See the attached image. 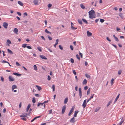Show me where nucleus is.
<instances>
[{
  "label": "nucleus",
  "instance_id": "b1692460",
  "mask_svg": "<svg viewBox=\"0 0 125 125\" xmlns=\"http://www.w3.org/2000/svg\"><path fill=\"white\" fill-rule=\"evenodd\" d=\"M120 95V94H119L117 96V97L115 99V102L117 101V100L119 98V97Z\"/></svg>",
  "mask_w": 125,
  "mask_h": 125
},
{
  "label": "nucleus",
  "instance_id": "e433bc0d",
  "mask_svg": "<svg viewBox=\"0 0 125 125\" xmlns=\"http://www.w3.org/2000/svg\"><path fill=\"white\" fill-rule=\"evenodd\" d=\"M80 6L83 9H84L85 8V7L82 4H80Z\"/></svg>",
  "mask_w": 125,
  "mask_h": 125
},
{
  "label": "nucleus",
  "instance_id": "cd10ccee",
  "mask_svg": "<svg viewBox=\"0 0 125 125\" xmlns=\"http://www.w3.org/2000/svg\"><path fill=\"white\" fill-rule=\"evenodd\" d=\"M82 20L86 24H87L88 22L87 21H86V20L84 19H82Z\"/></svg>",
  "mask_w": 125,
  "mask_h": 125
},
{
  "label": "nucleus",
  "instance_id": "ddd939ff",
  "mask_svg": "<svg viewBox=\"0 0 125 125\" xmlns=\"http://www.w3.org/2000/svg\"><path fill=\"white\" fill-rule=\"evenodd\" d=\"M87 36L89 37L92 35V33L89 31H88L87 32Z\"/></svg>",
  "mask_w": 125,
  "mask_h": 125
},
{
  "label": "nucleus",
  "instance_id": "37998d69",
  "mask_svg": "<svg viewBox=\"0 0 125 125\" xmlns=\"http://www.w3.org/2000/svg\"><path fill=\"white\" fill-rule=\"evenodd\" d=\"M122 71L121 70H119L118 71V74L119 75L120 74L122 73Z\"/></svg>",
  "mask_w": 125,
  "mask_h": 125
},
{
  "label": "nucleus",
  "instance_id": "412c9836",
  "mask_svg": "<svg viewBox=\"0 0 125 125\" xmlns=\"http://www.w3.org/2000/svg\"><path fill=\"white\" fill-rule=\"evenodd\" d=\"M71 28L72 29H73V30H75V29H77V28H75V27H73V26L72 25L73 24L72 22H71Z\"/></svg>",
  "mask_w": 125,
  "mask_h": 125
},
{
  "label": "nucleus",
  "instance_id": "393cba45",
  "mask_svg": "<svg viewBox=\"0 0 125 125\" xmlns=\"http://www.w3.org/2000/svg\"><path fill=\"white\" fill-rule=\"evenodd\" d=\"M45 32L46 33H48V34H51V32L48 31L47 29H46L45 30Z\"/></svg>",
  "mask_w": 125,
  "mask_h": 125
},
{
  "label": "nucleus",
  "instance_id": "4468645a",
  "mask_svg": "<svg viewBox=\"0 0 125 125\" xmlns=\"http://www.w3.org/2000/svg\"><path fill=\"white\" fill-rule=\"evenodd\" d=\"M17 87V86L15 85H13L12 86V90L13 91L14 89H16Z\"/></svg>",
  "mask_w": 125,
  "mask_h": 125
},
{
  "label": "nucleus",
  "instance_id": "2f4dec72",
  "mask_svg": "<svg viewBox=\"0 0 125 125\" xmlns=\"http://www.w3.org/2000/svg\"><path fill=\"white\" fill-rule=\"evenodd\" d=\"M33 67L34 68V70L36 71L37 70V69L36 65H34L33 66Z\"/></svg>",
  "mask_w": 125,
  "mask_h": 125
},
{
  "label": "nucleus",
  "instance_id": "8fccbe9b",
  "mask_svg": "<svg viewBox=\"0 0 125 125\" xmlns=\"http://www.w3.org/2000/svg\"><path fill=\"white\" fill-rule=\"evenodd\" d=\"M16 65L18 66H20L21 65L17 62H16Z\"/></svg>",
  "mask_w": 125,
  "mask_h": 125
},
{
  "label": "nucleus",
  "instance_id": "39448f33",
  "mask_svg": "<svg viewBox=\"0 0 125 125\" xmlns=\"http://www.w3.org/2000/svg\"><path fill=\"white\" fill-rule=\"evenodd\" d=\"M8 25V24L6 22H4L3 23V26L4 28L5 29L7 28Z\"/></svg>",
  "mask_w": 125,
  "mask_h": 125
},
{
  "label": "nucleus",
  "instance_id": "5fc2aeb1",
  "mask_svg": "<svg viewBox=\"0 0 125 125\" xmlns=\"http://www.w3.org/2000/svg\"><path fill=\"white\" fill-rule=\"evenodd\" d=\"M22 118H21V119L24 121H26V118L25 117H22Z\"/></svg>",
  "mask_w": 125,
  "mask_h": 125
},
{
  "label": "nucleus",
  "instance_id": "6e6552de",
  "mask_svg": "<svg viewBox=\"0 0 125 125\" xmlns=\"http://www.w3.org/2000/svg\"><path fill=\"white\" fill-rule=\"evenodd\" d=\"M11 43L10 41L9 40V39H8L7 40L6 42V45H8V46H9V44H11Z\"/></svg>",
  "mask_w": 125,
  "mask_h": 125
},
{
  "label": "nucleus",
  "instance_id": "7ed1b4c3",
  "mask_svg": "<svg viewBox=\"0 0 125 125\" xmlns=\"http://www.w3.org/2000/svg\"><path fill=\"white\" fill-rule=\"evenodd\" d=\"M74 109V107L73 106L71 110H70L69 113L68 114V115L70 116V115L73 112Z\"/></svg>",
  "mask_w": 125,
  "mask_h": 125
},
{
  "label": "nucleus",
  "instance_id": "6e6d98bb",
  "mask_svg": "<svg viewBox=\"0 0 125 125\" xmlns=\"http://www.w3.org/2000/svg\"><path fill=\"white\" fill-rule=\"evenodd\" d=\"M59 47L60 49L62 50L63 47L61 45H59Z\"/></svg>",
  "mask_w": 125,
  "mask_h": 125
},
{
  "label": "nucleus",
  "instance_id": "a19ab883",
  "mask_svg": "<svg viewBox=\"0 0 125 125\" xmlns=\"http://www.w3.org/2000/svg\"><path fill=\"white\" fill-rule=\"evenodd\" d=\"M41 117L40 116H36L33 119V120L34 121L36 119L40 118Z\"/></svg>",
  "mask_w": 125,
  "mask_h": 125
},
{
  "label": "nucleus",
  "instance_id": "09e8293b",
  "mask_svg": "<svg viewBox=\"0 0 125 125\" xmlns=\"http://www.w3.org/2000/svg\"><path fill=\"white\" fill-rule=\"evenodd\" d=\"M48 112H49L48 114H51L52 113V109L50 110L49 111H48Z\"/></svg>",
  "mask_w": 125,
  "mask_h": 125
},
{
  "label": "nucleus",
  "instance_id": "a878e982",
  "mask_svg": "<svg viewBox=\"0 0 125 125\" xmlns=\"http://www.w3.org/2000/svg\"><path fill=\"white\" fill-rule=\"evenodd\" d=\"M36 86L39 91H40L41 89L42 88L41 87L37 85H36Z\"/></svg>",
  "mask_w": 125,
  "mask_h": 125
},
{
  "label": "nucleus",
  "instance_id": "603ef678",
  "mask_svg": "<svg viewBox=\"0 0 125 125\" xmlns=\"http://www.w3.org/2000/svg\"><path fill=\"white\" fill-rule=\"evenodd\" d=\"M17 14L20 16H21V13L19 12H17Z\"/></svg>",
  "mask_w": 125,
  "mask_h": 125
},
{
  "label": "nucleus",
  "instance_id": "c03bdc74",
  "mask_svg": "<svg viewBox=\"0 0 125 125\" xmlns=\"http://www.w3.org/2000/svg\"><path fill=\"white\" fill-rule=\"evenodd\" d=\"M71 62L72 63H73L74 62V60L72 58L71 59Z\"/></svg>",
  "mask_w": 125,
  "mask_h": 125
},
{
  "label": "nucleus",
  "instance_id": "c9c22d12",
  "mask_svg": "<svg viewBox=\"0 0 125 125\" xmlns=\"http://www.w3.org/2000/svg\"><path fill=\"white\" fill-rule=\"evenodd\" d=\"M90 93V89H89L87 92V95H88Z\"/></svg>",
  "mask_w": 125,
  "mask_h": 125
},
{
  "label": "nucleus",
  "instance_id": "f03ea898",
  "mask_svg": "<svg viewBox=\"0 0 125 125\" xmlns=\"http://www.w3.org/2000/svg\"><path fill=\"white\" fill-rule=\"evenodd\" d=\"M87 104L86 102V100H85L84 101L82 106L83 108H85L86 106V104Z\"/></svg>",
  "mask_w": 125,
  "mask_h": 125
},
{
  "label": "nucleus",
  "instance_id": "c85d7f7f",
  "mask_svg": "<svg viewBox=\"0 0 125 125\" xmlns=\"http://www.w3.org/2000/svg\"><path fill=\"white\" fill-rule=\"evenodd\" d=\"M85 76L87 78H89V79H90L91 77L88 74H86Z\"/></svg>",
  "mask_w": 125,
  "mask_h": 125
},
{
  "label": "nucleus",
  "instance_id": "f257e3e1",
  "mask_svg": "<svg viewBox=\"0 0 125 125\" xmlns=\"http://www.w3.org/2000/svg\"><path fill=\"white\" fill-rule=\"evenodd\" d=\"M88 13L89 18L93 19L95 18V16L94 15L95 12L93 10H92L89 11Z\"/></svg>",
  "mask_w": 125,
  "mask_h": 125
},
{
  "label": "nucleus",
  "instance_id": "473e14b6",
  "mask_svg": "<svg viewBox=\"0 0 125 125\" xmlns=\"http://www.w3.org/2000/svg\"><path fill=\"white\" fill-rule=\"evenodd\" d=\"M119 15L120 17H121V18L122 19H123V18L124 17L123 15L121 13H120L119 14Z\"/></svg>",
  "mask_w": 125,
  "mask_h": 125
},
{
  "label": "nucleus",
  "instance_id": "bf43d9fd",
  "mask_svg": "<svg viewBox=\"0 0 125 125\" xmlns=\"http://www.w3.org/2000/svg\"><path fill=\"white\" fill-rule=\"evenodd\" d=\"M115 40L116 41H117V42L119 40L117 37H116L115 38Z\"/></svg>",
  "mask_w": 125,
  "mask_h": 125
},
{
  "label": "nucleus",
  "instance_id": "864d4df0",
  "mask_svg": "<svg viewBox=\"0 0 125 125\" xmlns=\"http://www.w3.org/2000/svg\"><path fill=\"white\" fill-rule=\"evenodd\" d=\"M52 6V5L51 4H49L48 5V7L49 8L51 7Z\"/></svg>",
  "mask_w": 125,
  "mask_h": 125
},
{
  "label": "nucleus",
  "instance_id": "4be33fe9",
  "mask_svg": "<svg viewBox=\"0 0 125 125\" xmlns=\"http://www.w3.org/2000/svg\"><path fill=\"white\" fill-rule=\"evenodd\" d=\"M18 3L21 6H23V4L21 1H18Z\"/></svg>",
  "mask_w": 125,
  "mask_h": 125
},
{
  "label": "nucleus",
  "instance_id": "13d9d810",
  "mask_svg": "<svg viewBox=\"0 0 125 125\" xmlns=\"http://www.w3.org/2000/svg\"><path fill=\"white\" fill-rule=\"evenodd\" d=\"M88 88V87L87 86H86L84 87V89L85 90H87Z\"/></svg>",
  "mask_w": 125,
  "mask_h": 125
},
{
  "label": "nucleus",
  "instance_id": "423d86ee",
  "mask_svg": "<svg viewBox=\"0 0 125 125\" xmlns=\"http://www.w3.org/2000/svg\"><path fill=\"white\" fill-rule=\"evenodd\" d=\"M79 94L80 96V98H81L82 96V93L81 91V88H80L79 89Z\"/></svg>",
  "mask_w": 125,
  "mask_h": 125
},
{
  "label": "nucleus",
  "instance_id": "58836bf2",
  "mask_svg": "<svg viewBox=\"0 0 125 125\" xmlns=\"http://www.w3.org/2000/svg\"><path fill=\"white\" fill-rule=\"evenodd\" d=\"M2 63H8L9 64V63L7 61H6L5 60H3L2 62Z\"/></svg>",
  "mask_w": 125,
  "mask_h": 125
},
{
  "label": "nucleus",
  "instance_id": "20e7f679",
  "mask_svg": "<svg viewBox=\"0 0 125 125\" xmlns=\"http://www.w3.org/2000/svg\"><path fill=\"white\" fill-rule=\"evenodd\" d=\"M9 80L10 81L12 82L14 81V78L11 76H10L9 77Z\"/></svg>",
  "mask_w": 125,
  "mask_h": 125
},
{
  "label": "nucleus",
  "instance_id": "0eeeda50",
  "mask_svg": "<svg viewBox=\"0 0 125 125\" xmlns=\"http://www.w3.org/2000/svg\"><path fill=\"white\" fill-rule=\"evenodd\" d=\"M66 109V106L64 105L63 106L62 109V114H63L65 111Z\"/></svg>",
  "mask_w": 125,
  "mask_h": 125
},
{
  "label": "nucleus",
  "instance_id": "5701e85b",
  "mask_svg": "<svg viewBox=\"0 0 125 125\" xmlns=\"http://www.w3.org/2000/svg\"><path fill=\"white\" fill-rule=\"evenodd\" d=\"M123 118H122L121 119V122L118 124H117V125H121L123 123L124 121V120H122Z\"/></svg>",
  "mask_w": 125,
  "mask_h": 125
},
{
  "label": "nucleus",
  "instance_id": "de8ad7c7",
  "mask_svg": "<svg viewBox=\"0 0 125 125\" xmlns=\"http://www.w3.org/2000/svg\"><path fill=\"white\" fill-rule=\"evenodd\" d=\"M26 47L29 49H31L32 48L31 47L29 46H26Z\"/></svg>",
  "mask_w": 125,
  "mask_h": 125
},
{
  "label": "nucleus",
  "instance_id": "ea45409f",
  "mask_svg": "<svg viewBox=\"0 0 125 125\" xmlns=\"http://www.w3.org/2000/svg\"><path fill=\"white\" fill-rule=\"evenodd\" d=\"M47 36L48 38L50 40H51L52 39V38L51 37H50L49 35H48Z\"/></svg>",
  "mask_w": 125,
  "mask_h": 125
},
{
  "label": "nucleus",
  "instance_id": "4d7b16f0",
  "mask_svg": "<svg viewBox=\"0 0 125 125\" xmlns=\"http://www.w3.org/2000/svg\"><path fill=\"white\" fill-rule=\"evenodd\" d=\"M100 22L102 23H103L104 22V20L103 19H100Z\"/></svg>",
  "mask_w": 125,
  "mask_h": 125
},
{
  "label": "nucleus",
  "instance_id": "f8f14e48",
  "mask_svg": "<svg viewBox=\"0 0 125 125\" xmlns=\"http://www.w3.org/2000/svg\"><path fill=\"white\" fill-rule=\"evenodd\" d=\"M79 112V111H75L74 113V117H76L77 116V114Z\"/></svg>",
  "mask_w": 125,
  "mask_h": 125
},
{
  "label": "nucleus",
  "instance_id": "dca6fc26",
  "mask_svg": "<svg viewBox=\"0 0 125 125\" xmlns=\"http://www.w3.org/2000/svg\"><path fill=\"white\" fill-rule=\"evenodd\" d=\"M33 2L35 5H37L38 3V0H34Z\"/></svg>",
  "mask_w": 125,
  "mask_h": 125
},
{
  "label": "nucleus",
  "instance_id": "f704fd0d",
  "mask_svg": "<svg viewBox=\"0 0 125 125\" xmlns=\"http://www.w3.org/2000/svg\"><path fill=\"white\" fill-rule=\"evenodd\" d=\"M114 79L112 78L111 79V85H112L113 83V82L114 80Z\"/></svg>",
  "mask_w": 125,
  "mask_h": 125
},
{
  "label": "nucleus",
  "instance_id": "bb28decb",
  "mask_svg": "<svg viewBox=\"0 0 125 125\" xmlns=\"http://www.w3.org/2000/svg\"><path fill=\"white\" fill-rule=\"evenodd\" d=\"M13 74L15 75H17L18 76H20L21 75V74H18V73H14Z\"/></svg>",
  "mask_w": 125,
  "mask_h": 125
},
{
  "label": "nucleus",
  "instance_id": "49530a36",
  "mask_svg": "<svg viewBox=\"0 0 125 125\" xmlns=\"http://www.w3.org/2000/svg\"><path fill=\"white\" fill-rule=\"evenodd\" d=\"M42 104V103H38L37 104L38 106H40L41 104Z\"/></svg>",
  "mask_w": 125,
  "mask_h": 125
},
{
  "label": "nucleus",
  "instance_id": "69168bd1",
  "mask_svg": "<svg viewBox=\"0 0 125 125\" xmlns=\"http://www.w3.org/2000/svg\"><path fill=\"white\" fill-rule=\"evenodd\" d=\"M76 57L78 59H80V57L77 54L76 55Z\"/></svg>",
  "mask_w": 125,
  "mask_h": 125
},
{
  "label": "nucleus",
  "instance_id": "7c9ffc66",
  "mask_svg": "<svg viewBox=\"0 0 125 125\" xmlns=\"http://www.w3.org/2000/svg\"><path fill=\"white\" fill-rule=\"evenodd\" d=\"M27 44H23L22 45V47L25 48L26 47Z\"/></svg>",
  "mask_w": 125,
  "mask_h": 125
},
{
  "label": "nucleus",
  "instance_id": "4c0bfd02",
  "mask_svg": "<svg viewBox=\"0 0 125 125\" xmlns=\"http://www.w3.org/2000/svg\"><path fill=\"white\" fill-rule=\"evenodd\" d=\"M32 102L33 103H35L36 102L35 99L34 97L32 98Z\"/></svg>",
  "mask_w": 125,
  "mask_h": 125
},
{
  "label": "nucleus",
  "instance_id": "c756f323",
  "mask_svg": "<svg viewBox=\"0 0 125 125\" xmlns=\"http://www.w3.org/2000/svg\"><path fill=\"white\" fill-rule=\"evenodd\" d=\"M7 51L8 52L10 53V54H13V52L12 51H11L10 50L8 49H7Z\"/></svg>",
  "mask_w": 125,
  "mask_h": 125
},
{
  "label": "nucleus",
  "instance_id": "aec40b11",
  "mask_svg": "<svg viewBox=\"0 0 125 125\" xmlns=\"http://www.w3.org/2000/svg\"><path fill=\"white\" fill-rule=\"evenodd\" d=\"M68 97H66L65 99H64V104H66L67 103L68 101Z\"/></svg>",
  "mask_w": 125,
  "mask_h": 125
},
{
  "label": "nucleus",
  "instance_id": "338daca9",
  "mask_svg": "<svg viewBox=\"0 0 125 125\" xmlns=\"http://www.w3.org/2000/svg\"><path fill=\"white\" fill-rule=\"evenodd\" d=\"M1 80L3 82L4 81V79L3 78V77H1Z\"/></svg>",
  "mask_w": 125,
  "mask_h": 125
},
{
  "label": "nucleus",
  "instance_id": "680f3d73",
  "mask_svg": "<svg viewBox=\"0 0 125 125\" xmlns=\"http://www.w3.org/2000/svg\"><path fill=\"white\" fill-rule=\"evenodd\" d=\"M73 73L74 75H76V72L74 70H73Z\"/></svg>",
  "mask_w": 125,
  "mask_h": 125
},
{
  "label": "nucleus",
  "instance_id": "a211bd4d",
  "mask_svg": "<svg viewBox=\"0 0 125 125\" xmlns=\"http://www.w3.org/2000/svg\"><path fill=\"white\" fill-rule=\"evenodd\" d=\"M31 106V104H29L28 105L27 108H26V112H27L29 110V108Z\"/></svg>",
  "mask_w": 125,
  "mask_h": 125
},
{
  "label": "nucleus",
  "instance_id": "774afa93",
  "mask_svg": "<svg viewBox=\"0 0 125 125\" xmlns=\"http://www.w3.org/2000/svg\"><path fill=\"white\" fill-rule=\"evenodd\" d=\"M94 94L92 95L91 96L90 98L91 99L93 98V96L94 95Z\"/></svg>",
  "mask_w": 125,
  "mask_h": 125
},
{
  "label": "nucleus",
  "instance_id": "72a5a7b5",
  "mask_svg": "<svg viewBox=\"0 0 125 125\" xmlns=\"http://www.w3.org/2000/svg\"><path fill=\"white\" fill-rule=\"evenodd\" d=\"M38 49L40 52L42 51V48L40 47H38L37 48Z\"/></svg>",
  "mask_w": 125,
  "mask_h": 125
},
{
  "label": "nucleus",
  "instance_id": "a18cd8bd",
  "mask_svg": "<svg viewBox=\"0 0 125 125\" xmlns=\"http://www.w3.org/2000/svg\"><path fill=\"white\" fill-rule=\"evenodd\" d=\"M58 41L59 40L58 39H57L56 41L55 44L57 45L58 43Z\"/></svg>",
  "mask_w": 125,
  "mask_h": 125
},
{
  "label": "nucleus",
  "instance_id": "79ce46f5",
  "mask_svg": "<svg viewBox=\"0 0 125 125\" xmlns=\"http://www.w3.org/2000/svg\"><path fill=\"white\" fill-rule=\"evenodd\" d=\"M52 87L53 89V91L54 92L55 91V85L54 84L52 85Z\"/></svg>",
  "mask_w": 125,
  "mask_h": 125
},
{
  "label": "nucleus",
  "instance_id": "2eb2a0df",
  "mask_svg": "<svg viewBox=\"0 0 125 125\" xmlns=\"http://www.w3.org/2000/svg\"><path fill=\"white\" fill-rule=\"evenodd\" d=\"M13 31L14 33L17 34L18 33V30L17 28H15L14 29Z\"/></svg>",
  "mask_w": 125,
  "mask_h": 125
},
{
  "label": "nucleus",
  "instance_id": "9d476101",
  "mask_svg": "<svg viewBox=\"0 0 125 125\" xmlns=\"http://www.w3.org/2000/svg\"><path fill=\"white\" fill-rule=\"evenodd\" d=\"M40 57L42 59H45L46 60L47 59V58L45 56L43 55H40Z\"/></svg>",
  "mask_w": 125,
  "mask_h": 125
},
{
  "label": "nucleus",
  "instance_id": "052dcab7",
  "mask_svg": "<svg viewBox=\"0 0 125 125\" xmlns=\"http://www.w3.org/2000/svg\"><path fill=\"white\" fill-rule=\"evenodd\" d=\"M107 40L109 41V42H111V40L108 37H107L106 38Z\"/></svg>",
  "mask_w": 125,
  "mask_h": 125
},
{
  "label": "nucleus",
  "instance_id": "3c124183",
  "mask_svg": "<svg viewBox=\"0 0 125 125\" xmlns=\"http://www.w3.org/2000/svg\"><path fill=\"white\" fill-rule=\"evenodd\" d=\"M70 48L72 50H73V46L71 45L70 46Z\"/></svg>",
  "mask_w": 125,
  "mask_h": 125
},
{
  "label": "nucleus",
  "instance_id": "1a4fd4ad",
  "mask_svg": "<svg viewBox=\"0 0 125 125\" xmlns=\"http://www.w3.org/2000/svg\"><path fill=\"white\" fill-rule=\"evenodd\" d=\"M28 115V114L27 113L25 114L23 113L20 116L21 117H26Z\"/></svg>",
  "mask_w": 125,
  "mask_h": 125
},
{
  "label": "nucleus",
  "instance_id": "e2e57ef3",
  "mask_svg": "<svg viewBox=\"0 0 125 125\" xmlns=\"http://www.w3.org/2000/svg\"><path fill=\"white\" fill-rule=\"evenodd\" d=\"M47 79L48 80H50L51 79V77L49 75H48V78Z\"/></svg>",
  "mask_w": 125,
  "mask_h": 125
},
{
  "label": "nucleus",
  "instance_id": "f3484780",
  "mask_svg": "<svg viewBox=\"0 0 125 125\" xmlns=\"http://www.w3.org/2000/svg\"><path fill=\"white\" fill-rule=\"evenodd\" d=\"M87 83V81L86 79H84L83 82V84L86 85Z\"/></svg>",
  "mask_w": 125,
  "mask_h": 125
},
{
  "label": "nucleus",
  "instance_id": "0e129e2a",
  "mask_svg": "<svg viewBox=\"0 0 125 125\" xmlns=\"http://www.w3.org/2000/svg\"><path fill=\"white\" fill-rule=\"evenodd\" d=\"M112 45L113 46H114V47H115V48L116 49H117V46H116V45H114V44H112Z\"/></svg>",
  "mask_w": 125,
  "mask_h": 125
},
{
  "label": "nucleus",
  "instance_id": "9b49d317",
  "mask_svg": "<svg viewBox=\"0 0 125 125\" xmlns=\"http://www.w3.org/2000/svg\"><path fill=\"white\" fill-rule=\"evenodd\" d=\"M75 122V119L74 117H73L70 120V122L72 123H74Z\"/></svg>",
  "mask_w": 125,
  "mask_h": 125
},
{
  "label": "nucleus",
  "instance_id": "6ab92c4d",
  "mask_svg": "<svg viewBox=\"0 0 125 125\" xmlns=\"http://www.w3.org/2000/svg\"><path fill=\"white\" fill-rule=\"evenodd\" d=\"M78 21L79 23L80 24L82 25L83 24V23L82 20L80 19H78Z\"/></svg>",
  "mask_w": 125,
  "mask_h": 125
}]
</instances>
